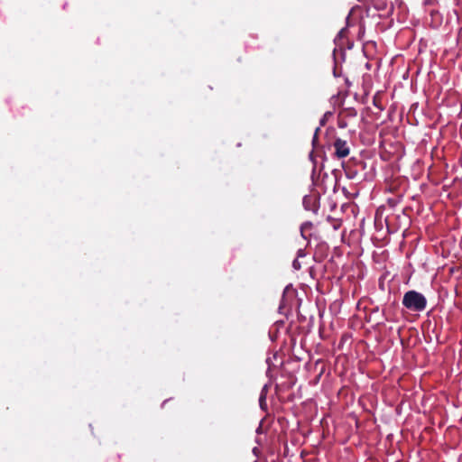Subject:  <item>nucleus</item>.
Here are the masks:
<instances>
[{
  "label": "nucleus",
  "instance_id": "423d86ee",
  "mask_svg": "<svg viewBox=\"0 0 462 462\" xmlns=\"http://www.w3.org/2000/svg\"><path fill=\"white\" fill-rule=\"evenodd\" d=\"M346 34V29H342L338 34H337V39H341L343 37H345Z\"/></svg>",
  "mask_w": 462,
  "mask_h": 462
},
{
  "label": "nucleus",
  "instance_id": "7ed1b4c3",
  "mask_svg": "<svg viewBox=\"0 0 462 462\" xmlns=\"http://www.w3.org/2000/svg\"><path fill=\"white\" fill-rule=\"evenodd\" d=\"M266 393H267V385H264L263 388L262 389V392H261V394H260V397H259V403H260V406L262 409H264V407L266 406Z\"/></svg>",
  "mask_w": 462,
  "mask_h": 462
},
{
  "label": "nucleus",
  "instance_id": "20e7f679",
  "mask_svg": "<svg viewBox=\"0 0 462 462\" xmlns=\"http://www.w3.org/2000/svg\"><path fill=\"white\" fill-rule=\"evenodd\" d=\"M312 224L310 222H305L300 226V234L304 239H307L306 232L310 230Z\"/></svg>",
  "mask_w": 462,
  "mask_h": 462
},
{
  "label": "nucleus",
  "instance_id": "0eeeda50",
  "mask_svg": "<svg viewBox=\"0 0 462 462\" xmlns=\"http://www.w3.org/2000/svg\"><path fill=\"white\" fill-rule=\"evenodd\" d=\"M293 266L296 269L300 267V264H299V263L296 260L293 262Z\"/></svg>",
  "mask_w": 462,
  "mask_h": 462
},
{
  "label": "nucleus",
  "instance_id": "39448f33",
  "mask_svg": "<svg viewBox=\"0 0 462 462\" xmlns=\"http://www.w3.org/2000/svg\"><path fill=\"white\" fill-rule=\"evenodd\" d=\"M310 199H311V198L308 197V196L304 197V199H303V205L306 209H310V207L309 206Z\"/></svg>",
  "mask_w": 462,
  "mask_h": 462
},
{
  "label": "nucleus",
  "instance_id": "f257e3e1",
  "mask_svg": "<svg viewBox=\"0 0 462 462\" xmlns=\"http://www.w3.org/2000/svg\"><path fill=\"white\" fill-rule=\"evenodd\" d=\"M402 303L409 310L420 312L426 309L427 300L422 293L409 291L404 293Z\"/></svg>",
  "mask_w": 462,
  "mask_h": 462
},
{
  "label": "nucleus",
  "instance_id": "6e6552de",
  "mask_svg": "<svg viewBox=\"0 0 462 462\" xmlns=\"http://www.w3.org/2000/svg\"><path fill=\"white\" fill-rule=\"evenodd\" d=\"M318 132H319V128H317V129H316V132H315V134H314V138H313V143H314V142H315V140L317 139Z\"/></svg>",
  "mask_w": 462,
  "mask_h": 462
},
{
  "label": "nucleus",
  "instance_id": "f03ea898",
  "mask_svg": "<svg viewBox=\"0 0 462 462\" xmlns=\"http://www.w3.org/2000/svg\"><path fill=\"white\" fill-rule=\"evenodd\" d=\"M335 154L337 158H345L349 154L347 143L340 138L334 142Z\"/></svg>",
  "mask_w": 462,
  "mask_h": 462
}]
</instances>
